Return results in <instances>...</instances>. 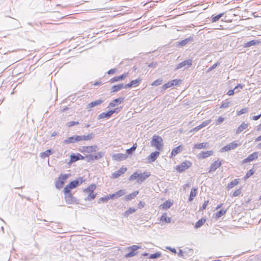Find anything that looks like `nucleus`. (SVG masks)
I'll use <instances>...</instances> for the list:
<instances>
[{
	"label": "nucleus",
	"instance_id": "nucleus-63",
	"mask_svg": "<svg viewBox=\"0 0 261 261\" xmlns=\"http://www.w3.org/2000/svg\"><path fill=\"white\" fill-rule=\"evenodd\" d=\"M240 194H241V190L240 189H238L233 192L232 195H233V196L236 197V196H239Z\"/></svg>",
	"mask_w": 261,
	"mask_h": 261
},
{
	"label": "nucleus",
	"instance_id": "nucleus-7",
	"mask_svg": "<svg viewBox=\"0 0 261 261\" xmlns=\"http://www.w3.org/2000/svg\"><path fill=\"white\" fill-rule=\"evenodd\" d=\"M240 145V144H238L236 141H233L232 142L222 147L221 149V151H228L231 149H234Z\"/></svg>",
	"mask_w": 261,
	"mask_h": 261
},
{
	"label": "nucleus",
	"instance_id": "nucleus-26",
	"mask_svg": "<svg viewBox=\"0 0 261 261\" xmlns=\"http://www.w3.org/2000/svg\"><path fill=\"white\" fill-rule=\"evenodd\" d=\"M248 124L245 122L242 123L237 128L236 134H238L241 133L244 129H245L248 127Z\"/></svg>",
	"mask_w": 261,
	"mask_h": 261
},
{
	"label": "nucleus",
	"instance_id": "nucleus-2",
	"mask_svg": "<svg viewBox=\"0 0 261 261\" xmlns=\"http://www.w3.org/2000/svg\"><path fill=\"white\" fill-rule=\"evenodd\" d=\"M150 176V174L148 172H144L143 173H138L137 172H134L130 177L129 180H136L137 179L138 183H141L144 181L147 178Z\"/></svg>",
	"mask_w": 261,
	"mask_h": 261
},
{
	"label": "nucleus",
	"instance_id": "nucleus-37",
	"mask_svg": "<svg viewBox=\"0 0 261 261\" xmlns=\"http://www.w3.org/2000/svg\"><path fill=\"white\" fill-rule=\"evenodd\" d=\"M81 137V141L82 140H91L94 136L93 134L91 133L87 135H83V136H80Z\"/></svg>",
	"mask_w": 261,
	"mask_h": 261
},
{
	"label": "nucleus",
	"instance_id": "nucleus-42",
	"mask_svg": "<svg viewBox=\"0 0 261 261\" xmlns=\"http://www.w3.org/2000/svg\"><path fill=\"white\" fill-rule=\"evenodd\" d=\"M238 180V179H236L231 181L230 183L228 184L227 188L228 189H232L233 187L237 185L239 183Z\"/></svg>",
	"mask_w": 261,
	"mask_h": 261
},
{
	"label": "nucleus",
	"instance_id": "nucleus-28",
	"mask_svg": "<svg viewBox=\"0 0 261 261\" xmlns=\"http://www.w3.org/2000/svg\"><path fill=\"white\" fill-rule=\"evenodd\" d=\"M80 156H82V155L80 153H78L77 154H71L70 155V162L73 163L80 160Z\"/></svg>",
	"mask_w": 261,
	"mask_h": 261
},
{
	"label": "nucleus",
	"instance_id": "nucleus-39",
	"mask_svg": "<svg viewBox=\"0 0 261 261\" xmlns=\"http://www.w3.org/2000/svg\"><path fill=\"white\" fill-rule=\"evenodd\" d=\"M126 193V192L125 190H120L117 192L115 193L116 198L120 197L123 195H124Z\"/></svg>",
	"mask_w": 261,
	"mask_h": 261
},
{
	"label": "nucleus",
	"instance_id": "nucleus-16",
	"mask_svg": "<svg viewBox=\"0 0 261 261\" xmlns=\"http://www.w3.org/2000/svg\"><path fill=\"white\" fill-rule=\"evenodd\" d=\"M127 170L126 168L122 167L119 170L113 173L112 174V177L114 178H117L121 176L122 174L124 173Z\"/></svg>",
	"mask_w": 261,
	"mask_h": 261
},
{
	"label": "nucleus",
	"instance_id": "nucleus-12",
	"mask_svg": "<svg viewBox=\"0 0 261 261\" xmlns=\"http://www.w3.org/2000/svg\"><path fill=\"white\" fill-rule=\"evenodd\" d=\"M222 165L221 162L219 161V160L215 161L211 166L208 172H213L215 171L218 168H219Z\"/></svg>",
	"mask_w": 261,
	"mask_h": 261
},
{
	"label": "nucleus",
	"instance_id": "nucleus-18",
	"mask_svg": "<svg viewBox=\"0 0 261 261\" xmlns=\"http://www.w3.org/2000/svg\"><path fill=\"white\" fill-rule=\"evenodd\" d=\"M160 155V152L155 151L152 152L148 158L149 162H154Z\"/></svg>",
	"mask_w": 261,
	"mask_h": 261
},
{
	"label": "nucleus",
	"instance_id": "nucleus-31",
	"mask_svg": "<svg viewBox=\"0 0 261 261\" xmlns=\"http://www.w3.org/2000/svg\"><path fill=\"white\" fill-rule=\"evenodd\" d=\"M226 212V210L221 209V210H220L218 212H217L215 214V218L216 219H218L219 218H220L221 217H222V216L225 215Z\"/></svg>",
	"mask_w": 261,
	"mask_h": 261
},
{
	"label": "nucleus",
	"instance_id": "nucleus-17",
	"mask_svg": "<svg viewBox=\"0 0 261 261\" xmlns=\"http://www.w3.org/2000/svg\"><path fill=\"white\" fill-rule=\"evenodd\" d=\"M193 41V37L190 36L187 38L182 40L178 42V46H184Z\"/></svg>",
	"mask_w": 261,
	"mask_h": 261
},
{
	"label": "nucleus",
	"instance_id": "nucleus-64",
	"mask_svg": "<svg viewBox=\"0 0 261 261\" xmlns=\"http://www.w3.org/2000/svg\"><path fill=\"white\" fill-rule=\"evenodd\" d=\"M116 70L117 69L114 68V69H111L110 70H109L108 72H107V73L109 75H111V74H114L116 72Z\"/></svg>",
	"mask_w": 261,
	"mask_h": 261
},
{
	"label": "nucleus",
	"instance_id": "nucleus-5",
	"mask_svg": "<svg viewBox=\"0 0 261 261\" xmlns=\"http://www.w3.org/2000/svg\"><path fill=\"white\" fill-rule=\"evenodd\" d=\"M70 176H71V175L70 174H61L59 176L58 180L56 181V187L58 189H60V188H61L64 185L65 181Z\"/></svg>",
	"mask_w": 261,
	"mask_h": 261
},
{
	"label": "nucleus",
	"instance_id": "nucleus-20",
	"mask_svg": "<svg viewBox=\"0 0 261 261\" xmlns=\"http://www.w3.org/2000/svg\"><path fill=\"white\" fill-rule=\"evenodd\" d=\"M260 43V41L258 40H252L247 42L246 43H244L243 45V47L244 48H248L253 45H255L256 44H258Z\"/></svg>",
	"mask_w": 261,
	"mask_h": 261
},
{
	"label": "nucleus",
	"instance_id": "nucleus-52",
	"mask_svg": "<svg viewBox=\"0 0 261 261\" xmlns=\"http://www.w3.org/2000/svg\"><path fill=\"white\" fill-rule=\"evenodd\" d=\"M248 108H244L241 110H240L238 113L237 114H244L248 113Z\"/></svg>",
	"mask_w": 261,
	"mask_h": 261
},
{
	"label": "nucleus",
	"instance_id": "nucleus-49",
	"mask_svg": "<svg viewBox=\"0 0 261 261\" xmlns=\"http://www.w3.org/2000/svg\"><path fill=\"white\" fill-rule=\"evenodd\" d=\"M172 87V84L170 83V82H168L167 83L165 84L162 86V90H165L166 89L171 87Z\"/></svg>",
	"mask_w": 261,
	"mask_h": 261
},
{
	"label": "nucleus",
	"instance_id": "nucleus-47",
	"mask_svg": "<svg viewBox=\"0 0 261 261\" xmlns=\"http://www.w3.org/2000/svg\"><path fill=\"white\" fill-rule=\"evenodd\" d=\"M162 81H163V80L162 79H158L155 80L154 82H153V83L151 84V85L155 86L160 85L162 84Z\"/></svg>",
	"mask_w": 261,
	"mask_h": 261
},
{
	"label": "nucleus",
	"instance_id": "nucleus-36",
	"mask_svg": "<svg viewBox=\"0 0 261 261\" xmlns=\"http://www.w3.org/2000/svg\"><path fill=\"white\" fill-rule=\"evenodd\" d=\"M161 221L169 223L171 222V218L168 217L166 213H164L161 216Z\"/></svg>",
	"mask_w": 261,
	"mask_h": 261
},
{
	"label": "nucleus",
	"instance_id": "nucleus-44",
	"mask_svg": "<svg viewBox=\"0 0 261 261\" xmlns=\"http://www.w3.org/2000/svg\"><path fill=\"white\" fill-rule=\"evenodd\" d=\"M88 193V195L87 196V197H86L85 198V200H91L92 199H94L95 197H96V195L95 194H94L93 192H91V193Z\"/></svg>",
	"mask_w": 261,
	"mask_h": 261
},
{
	"label": "nucleus",
	"instance_id": "nucleus-10",
	"mask_svg": "<svg viewBox=\"0 0 261 261\" xmlns=\"http://www.w3.org/2000/svg\"><path fill=\"white\" fill-rule=\"evenodd\" d=\"M258 157V152H254L252 154L248 155V156L243 161V163H246L248 162H250L255 159H256Z\"/></svg>",
	"mask_w": 261,
	"mask_h": 261
},
{
	"label": "nucleus",
	"instance_id": "nucleus-54",
	"mask_svg": "<svg viewBox=\"0 0 261 261\" xmlns=\"http://www.w3.org/2000/svg\"><path fill=\"white\" fill-rule=\"evenodd\" d=\"M239 91V90H238V91H236L235 89L233 88V89H231V90H229L227 93V94L229 96H231V95H233L234 93H237Z\"/></svg>",
	"mask_w": 261,
	"mask_h": 261
},
{
	"label": "nucleus",
	"instance_id": "nucleus-38",
	"mask_svg": "<svg viewBox=\"0 0 261 261\" xmlns=\"http://www.w3.org/2000/svg\"><path fill=\"white\" fill-rule=\"evenodd\" d=\"M95 188L96 186L94 184L91 185L84 190V192L86 193L93 192V191L95 189Z\"/></svg>",
	"mask_w": 261,
	"mask_h": 261
},
{
	"label": "nucleus",
	"instance_id": "nucleus-35",
	"mask_svg": "<svg viewBox=\"0 0 261 261\" xmlns=\"http://www.w3.org/2000/svg\"><path fill=\"white\" fill-rule=\"evenodd\" d=\"M223 15H224V13H220V14H219L218 15H216V16L212 15V17H211V18H212V19H211V20H212V21L213 22H216V21H218V20L220 19V18L222 16H223Z\"/></svg>",
	"mask_w": 261,
	"mask_h": 261
},
{
	"label": "nucleus",
	"instance_id": "nucleus-41",
	"mask_svg": "<svg viewBox=\"0 0 261 261\" xmlns=\"http://www.w3.org/2000/svg\"><path fill=\"white\" fill-rule=\"evenodd\" d=\"M172 205V202H171L170 201L167 200L162 205V207L163 209H167L170 208Z\"/></svg>",
	"mask_w": 261,
	"mask_h": 261
},
{
	"label": "nucleus",
	"instance_id": "nucleus-24",
	"mask_svg": "<svg viewBox=\"0 0 261 261\" xmlns=\"http://www.w3.org/2000/svg\"><path fill=\"white\" fill-rule=\"evenodd\" d=\"M138 194H139V191H135L133 193L126 195L124 199L126 201H130V200L134 199L135 197H136Z\"/></svg>",
	"mask_w": 261,
	"mask_h": 261
},
{
	"label": "nucleus",
	"instance_id": "nucleus-62",
	"mask_svg": "<svg viewBox=\"0 0 261 261\" xmlns=\"http://www.w3.org/2000/svg\"><path fill=\"white\" fill-rule=\"evenodd\" d=\"M158 65V64L157 62H151L148 65V66L150 68H155Z\"/></svg>",
	"mask_w": 261,
	"mask_h": 261
},
{
	"label": "nucleus",
	"instance_id": "nucleus-27",
	"mask_svg": "<svg viewBox=\"0 0 261 261\" xmlns=\"http://www.w3.org/2000/svg\"><path fill=\"white\" fill-rule=\"evenodd\" d=\"M197 190V189L196 188H192L189 198V201H192L193 200L194 198L196 196Z\"/></svg>",
	"mask_w": 261,
	"mask_h": 261
},
{
	"label": "nucleus",
	"instance_id": "nucleus-21",
	"mask_svg": "<svg viewBox=\"0 0 261 261\" xmlns=\"http://www.w3.org/2000/svg\"><path fill=\"white\" fill-rule=\"evenodd\" d=\"M125 85L123 84H119L118 85H115L112 86L111 88V92H116L121 90V89L124 88Z\"/></svg>",
	"mask_w": 261,
	"mask_h": 261
},
{
	"label": "nucleus",
	"instance_id": "nucleus-58",
	"mask_svg": "<svg viewBox=\"0 0 261 261\" xmlns=\"http://www.w3.org/2000/svg\"><path fill=\"white\" fill-rule=\"evenodd\" d=\"M230 102L229 101L223 102L221 105L220 108H226L229 107Z\"/></svg>",
	"mask_w": 261,
	"mask_h": 261
},
{
	"label": "nucleus",
	"instance_id": "nucleus-53",
	"mask_svg": "<svg viewBox=\"0 0 261 261\" xmlns=\"http://www.w3.org/2000/svg\"><path fill=\"white\" fill-rule=\"evenodd\" d=\"M254 173V171L253 170V169L249 170L245 175L244 178L246 179L250 177L251 175L253 174Z\"/></svg>",
	"mask_w": 261,
	"mask_h": 261
},
{
	"label": "nucleus",
	"instance_id": "nucleus-45",
	"mask_svg": "<svg viewBox=\"0 0 261 261\" xmlns=\"http://www.w3.org/2000/svg\"><path fill=\"white\" fill-rule=\"evenodd\" d=\"M96 149H97L96 146H88L86 147V151L90 153V152L96 151Z\"/></svg>",
	"mask_w": 261,
	"mask_h": 261
},
{
	"label": "nucleus",
	"instance_id": "nucleus-11",
	"mask_svg": "<svg viewBox=\"0 0 261 261\" xmlns=\"http://www.w3.org/2000/svg\"><path fill=\"white\" fill-rule=\"evenodd\" d=\"M124 98H125L124 97H119V98L115 99L109 103V107H115V106H118L124 101Z\"/></svg>",
	"mask_w": 261,
	"mask_h": 261
},
{
	"label": "nucleus",
	"instance_id": "nucleus-50",
	"mask_svg": "<svg viewBox=\"0 0 261 261\" xmlns=\"http://www.w3.org/2000/svg\"><path fill=\"white\" fill-rule=\"evenodd\" d=\"M141 246H137L135 245H132V246H130L128 248V249L129 250H131L132 251L135 252L136 250H138V249L140 248Z\"/></svg>",
	"mask_w": 261,
	"mask_h": 261
},
{
	"label": "nucleus",
	"instance_id": "nucleus-32",
	"mask_svg": "<svg viewBox=\"0 0 261 261\" xmlns=\"http://www.w3.org/2000/svg\"><path fill=\"white\" fill-rule=\"evenodd\" d=\"M52 152H53L51 149H48L46 150L45 151L41 153L40 156L42 158H45L50 155L52 153Z\"/></svg>",
	"mask_w": 261,
	"mask_h": 261
},
{
	"label": "nucleus",
	"instance_id": "nucleus-9",
	"mask_svg": "<svg viewBox=\"0 0 261 261\" xmlns=\"http://www.w3.org/2000/svg\"><path fill=\"white\" fill-rule=\"evenodd\" d=\"M81 141V137L80 136H73L70 137L64 141L65 144L73 143Z\"/></svg>",
	"mask_w": 261,
	"mask_h": 261
},
{
	"label": "nucleus",
	"instance_id": "nucleus-19",
	"mask_svg": "<svg viewBox=\"0 0 261 261\" xmlns=\"http://www.w3.org/2000/svg\"><path fill=\"white\" fill-rule=\"evenodd\" d=\"M121 109H122L121 107H117L116 108H114L113 109L110 110L106 112H102L100 114H101V115H111V114H113L114 113L117 114L120 112V110H121Z\"/></svg>",
	"mask_w": 261,
	"mask_h": 261
},
{
	"label": "nucleus",
	"instance_id": "nucleus-13",
	"mask_svg": "<svg viewBox=\"0 0 261 261\" xmlns=\"http://www.w3.org/2000/svg\"><path fill=\"white\" fill-rule=\"evenodd\" d=\"M127 75H128V73H123L119 76H115V77L112 78L110 80V82L111 83H113L115 82L122 81V80H124V79L127 76Z\"/></svg>",
	"mask_w": 261,
	"mask_h": 261
},
{
	"label": "nucleus",
	"instance_id": "nucleus-15",
	"mask_svg": "<svg viewBox=\"0 0 261 261\" xmlns=\"http://www.w3.org/2000/svg\"><path fill=\"white\" fill-rule=\"evenodd\" d=\"M141 81V80L140 79L132 80L129 83L125 85L124 88H129L133 87H136L140 84Z\"/></svg>",
	"mask_w": 261,
	"mask_h": 261
},
{
	"label": "nucleus",
	"instance_id": "nucleus-43",
	"mask_svg": "<svg viewBox=\"0 0 261 261\" xmlns=\"http://www.w3.org/2000/svg\"><path fill=\"white\" fill-rule=\"evenodd\" d=\"M207 144V143H199V144H196L194 145V148L198 149L204 148H206V145Z\"/></svg>",
	"mask_w": 261,
	"mask_h": 261
},
{
	"label": "nucleus",
	"instance_id": "nucleus-30",
	"mask_svg": "<svg viewBox=\"0 0 261 261\" xmlns=\"http://www.w3.org/2000/svg\"><path fill=\"white\" fill-rule=\"evenodd\" d=\"M208 123V122L207 121H204V122H203L202 124H201L200 125L194 127L193 129V131L194 132H197L198 131L199 129H200L201 128H202V127L206 126Z\"/></svg>",
	"mask_w": 261,
	"mask_h": 261
},
{
	"label": "nucleus",
	"instance_id": "nucleus-14",
	"mask_svg": "<svg viewBox=\"0 0 261 261\" xmlns=\"http://www.w3.org/2000/svg\"><path fill=\"white\" fill-rule=\"evenodd\" d=\"M127 157V155L121 153L115 154L112 156L113 160L118 161H121L125 160Z\"/></svg>",
	"mask_w": 261,
	"mask_h": 261
},
{
	"label": "nucleus",
	"instance_id": "nucleus-40",
	"mask_svg": "<svg viewBox=\"0 0 261 261\" xmlns=\"http://www.w3.org/2000/svg\"><path fill=\"white\" fill-rule=\"evenodd\" d=\"M105 155L104 152H98L95 154H93L94 159L95 160L101 158Z\"/></svg>",
	"mask_w": 261,
	"mask_h": 261
},
{
	"label": "nucleus",
	"instance_id": "nucleus-25",
	"mask_svg": "<svg viewBox=\"0 0 261 261\" xmlns=\"http://www.w3.org/2000/svg\"><path fill=\"white\" fill-rule=\"evenodd\" d=\"M103 100L101 99H98L94 101H92L90 103H89L88 105V108H91L93 107H94L96 106L100 105L101 103H102Z\"/></svg>",
	"mask_w": 261,
	"mask_h": 261
},
{
	"label": "nucleus",
	"instance_id": "nucleus-48",
	"mask_svg": "<svg viewBox=\"0 0 261 261\" xmlns=\"http://www.w3.org/2000/svg\"><path fill=\"white\" fill-rule=\"evenodd\" d=\"M161 256V253L160 252H156L155 253L152 254L150 255L149 258L151 259L157 258L160 257Z\"/></svg>",
	"mask_w": 261,
	"mask_h": 261
},
{
	"label": "nucleus",
	"instance_id": "nucleus-61",
	"mask_svg": "<svg viewBox=\"0 0 261 261\" xmlns=\"http://www.w3.org/2000/svg\"><path fill=\"white\" fill-rule=\"evenodd\" d=\"M243 87H244V85L239 84L234 88V89H235L236 91H238V90L240 91L239 89H242Z\"/></svg>",
	"mask_w": 261,
	"mask_h": 261
},
{
	"label": "nucleus",
	"instance_id": "nucleus-51",
	"mask_svg": "<svg viewBox=\"0 0 261 261\" xmlns=\"http://www.w3.org/2000/svg\"><path fill=\"white\" fill-rule=\"evenodd\" d=\"M109 200V197H108V196H106L105 197H101L98 200V203H100V202H107Z\"/></svg>",
	"mask_w": 261,
	"mask_h": 261
},
{
	"label": "nucleus",
	"instance_id": "nucleus-3",
	"mask_svg": "<svg viewBox=\"0 0 261 261\" xmlns=\"http://www.w3.org/2000/svg\"><path fill=\"white\" fill-rule=\"evenodd\" d=\"M84 181L85 180L83 179V177H80L77 179L70 182V183L64 188V190H66L67 192L70 191L71 189L77 187Z\"/></svg>",
	"mask_w": 261,
	"mask_h": 261
},
{
	"label": "nucleus",
	"instance_id": "nucleus-60",
	"mask_svg": "<svg viewBox=\"0 0 261 261\" xmlns=\"http://www.w3.org/2000/svg\"><path fill=\"white\" fill-rule=\"evenodd\" d=\"M67 111H69V112H68V113H71L72 112V111L71 110V109H70V108H69L68 107L64 108L62 109H61L60 112L61 113H64V112H66Z\"/></svg>",
	"mask_w": 261,
	"mask_h": 261
},
{
	"label": "nucleus",
	"instance_id": "nucleus-57",
	"mask_svg": "<svg viewBox=\"0 0 261 261\" xmlns=\"http://www.w3.org/2000/svg\"><path fill=\"white\" fill-rule=\"evenodd\" d=\"M136 254V253L130 250V251L129 253H128L127 254H126L125 255V257H127V258L135 256Z\"/></svg>",
	"mask_w": 261,
	"mask_h": 261
},
{
	"label": "nucleus",
	"instance_id": "nucleus-33",
	"mask_svg": "<svg viewBox=\"0 0 261 261\" xmlns=\"http://www.w3.org/2000/svg\"><path fill=\"white\" fill-rule=\"evenodd\" d=\"M136 211V209L134 208H129L128 210L124 212L123 216L125 217H127L129 215L133 214Z\"/></svg>",
	"mask_w": 261,
	"mask_h": 261
},
{
	"label": "nucleus",
	"instance_id": "nucleus-23",
	"mask_svg": "<svg viewBox=\"0 0 261 261\" xmlns=\"http://www.w3.org/2000/svg\"><path fill=\"white\" fill-rule=\"evenodd\" d=\"M213 154L212 150H208L206 151L201 152L199 154V158L201 159H205L212 155Z\"/></svg>",
	"mask_w": 261,
	"mask_h": 261
},
{
	"label": "nucleus",
	"instance_id": "nucleus-6",
	"mask_svg": "<svg viewBox=\"0 0 261 261\" xmlns=\"http://www.w3.org/2000/svg\"><path fill=\"white\" fill-rule=\"evenodd\" d=\"M192 59L186 60L178 64L176 67L175 69L178 70L182 67H185V69L188 68L192 65Z\"/></svg>",
	"mask_w": 261,
	"mask_h": 261
},
{
	"label": "nucleus",
	"instance_id": "nucleus-55",
	"mask_svg": "<svg viewBox=\"0 0 261 261\" xmlns=\"http://www.w3.org/2000/svg\"><path fill=\"white\" fill-rule=\"evenodd\" d=\"M78 124H79L78 121H70L67 123V125L68 127H71V126H73Z\"/></svg>",
	"mask_w": 261,
	"mask_h": 261
},
{
	"label": "nucleus",
	"instance_id": "nucleus-34",
	"mask_svg": "<svg viewBox=\"0 0 261 261\" xmlns=\"http://www.w3.org/2000/svg\"><path fill=\"white\" fill-rule=\"evenodd\" d=\"M137 147V143H135L132 147H130L129 149H127L126 150V153L128 155H131L133 154V153L135 151V150L136 149Z\"/></svg>",
	"mask_w": 261,
	"mask_h": 261
},
{
	"label": "nucleus",
	"instance_id": "nucleus-46",
	"mask_svg": "<svg viewBox=\"0 0 261 261\" xmlns=\"http://www.w3.org/2000/svg\"><path fill=\"white\" fill-rule=\"evenodd\" d=\"M182 82V80H173L172 81L170 82V83L172 84V86H178Z\"/></svg>",
	"mask_w": 261,
	"mask_h": 261
},
{
	"label": "nucleus",
	"instance_id": "nucleus-22",
	"mask_svg": "<svg viewBox=\"0 0 261 261\" xmlns=\"http://www.w3.org/2000/svg\"><path fill=\"white\" fill-rule=\"evenodd\" d=\"M182 146L181 145H179L177 147L174 148L172 150L170 157H173V156H175V155H176L178 153L180 152V151L182 150Z\"/></svg>",
	"mask_w": 261,
	"mask_h": 261
},
{
	"label": "nucleus",
	"instance_id": "nucleus-56",
	"mask_svg": "<svg viewBox=\"0 0 261 261\" xmlns=\"http://www.w3.org/2000/svg\"><path fill=\"white\" fill-rule=\"evenodd\" d=\"M86 160L88 161V162H90L91 161H93V160H95L94 159V156H93V154H89L87 156H86Z\"/></svg>",
	"mask_w": 261,
	"mask_h": 261
},
{
	"label": "nucleus",
	"instance_id": "nucleus-4",
	"mask_svg": "<svg viewBox=\"0 0 261 261\" xmlns=\"http://www.w3.org/2000/svg\"><path fill=\"white\" fill-rule=\"evenodd\" d=\"M64 195H65V199L66 202L67 204H72V203H79V200L74 197H73L72 194L70 193V191L67 192L66 190H64Z\"/></svg>",
	"mask_w": 261,
	"mask_h": 261
},
{
	"label": "nucleus",
	"instance_id": "nucleus-1",
	"mask_svg": "<svg viewBox=\"0 0 261 261\" xmlns=\"http://www.w3.org/2000/svg\"><path fill=\"white\" fill-rule=\"evenodd\" d=\"M163 140L161 137L156 135L153 136L150 142L151 146L154 147L158 150H161L163 146Z\"/></svg>",
	"mask_w": 261,
	"mask_h": 261
},
{
	"label": "nucleus",
	"instance_id": "nucleus-8",
	"mask_svg": "<svg viewBox=\"0 0 261 261\" xmlns=\"http://www.w3.org/2000/svg\"><path fill=\"white\" fill-rule=\"evenodd\" d=\"M191 166V163L189 161L182 162L180 165L176 167V170L179 172H182L189 168Z\"/></svg>",
	"mask_w": 261,
	"mask_h": 261
},
{
	"label": "nucleus",
	"instance_id": "nucleus-29",
	"mask_svg": "<svg viewBox=\"0 0 261 261\" xmlns=\"http://www.w3.org/2000/svg\"><path fill=\"white\" fill-rule=\"evenodd\" d=\"M205 221L206 219L205 218H201L196 223L194 227L196 229L200 228Z\"/></svg>",
	"mask_w": 261,
	"mask_h": 261
},
{
	"label": "nucleus",
	"instance_id": "nucleus-59",
	"mask_svg": "<svg viewBox=\"0 0 261 261\" xmlns=\"http://www.w3.org/2000/svg\"><path fill=\"white\" fill-rule=\"evenodd\" d=\"M220 65L219 62H217L216 63L213 65L210 68L208 69V71H210L214 69L215 68H216L218 66Z\"/></svg>",
	"mask_w": 261,
	"mask_h": 261
}]
</instances>
